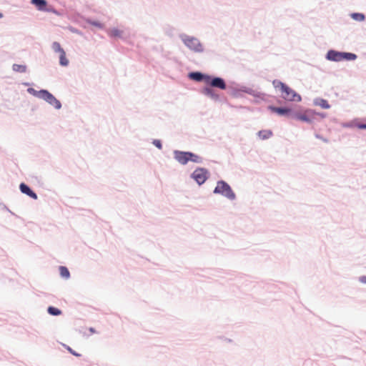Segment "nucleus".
Masks as SVG:
<instances>
[{
  "label": "nucleus",
  "instance_id": "obj_1",
  "mask_svg": "<svg viewBox=\"0 0 366 366\" xmlns=\"http://www.w3.org/2000/svg\"><path fill=\"white\" fill-rule=\"evenodd\" d=\"M272 84L276 89L281 91L282 97L287 101L300 102L301 97L287 85L279 80H274Z\"/></svg>",
  "mask_w": 366,
  "mask_h": 366
},
{
  "label": "nucleus",
  "instance_id": "obj_2",
  "mask_svg": "<svg viewBox=\"0 0 366 366\" xmlns=\"http://www.w3.org/2000/svg\"><path fill=\"white\" fill-rule=\"evenodd\" d=\"M356 58L357 56L355 54L340 52L335 50H330L327 54V59L334 61H352L356 59Z\"/></svg>",
  "mask_w": 366,
  "mask_h": 366
},
{
  "label": "nucleus",
  "instance_id": "obj_3",
  "mask_svg": "<svg viewBox=\"0 0 366 366\" xmlns=\"http://www.w3.org/2000/svg\"><path fill=\"white\" fill-rule=\"evenodd\" d=\"M214 192L216 194H221L231 200H233L235 198V194L232 190L230 186L224 181H219L217 182Z\"/></svg>",
  "mask_w": 366,
  "mask_h": 366
},
{
  "label": "nucleus",
  "instance_id": "obj_4",
  "mask_svg": "<svg viewBox=\"0 0 366 366\" xmlns=\"http://www.w3.org/2000/svg\"><path fill=\"white\" fill-rule=\"evenodd\" d=\"M38 97L45 100L56 109H59L61 107V102L47 90L41 89L39 91Z\"/></svg>",
  "mask_w": 366,
  "mask_h": 366
},
{
  "label": "nucleus",
  "instance_id": "obj_5",
  "mask_svg": "<svg viewBox=\"0 0 366 366\" xmlns=\"http://www.w3.org/2000/svg\"><path fill=\"white\" fill-rule=\"evenodd\" d=\"M182 39L184 44L191 50L195 52H199L203 50L202 46L197 39L185 35L182 37Z\"/></svg>",
  "mask_w": 366,
  "mask_h": 366
},
{
  "label": "nucleus",
  "instance_id": "obj_6",
  "mask_svg": "<svg viewBox=\"0 0 366 366\" xmlns=\"http://www.w3.org/2000/svg\"><path fill=\"white\" fill-rule=\"evenodd\" d=\"M52 49L56 53H59V63L61 66H66L69 64V60L66 59V53L61 48L59 42H54L52 44Z\"/></svg>",
  "mask_w": 366,
  "mask_h": 366
},
{
  "label": "nucleus",
  "instance_id": "obj_7",
  "mask_svg": "<svg viewBox=\"0 0 366 366\" xmlns=\"http://www.w3.org/2000/svg\"><path fill=\"white\" fill-rule=\"evenodd\" d=\"M207 171L203 168H199L192 173L193 179L199 184H203L207 179Z\"/></svg>",
  "mask_w": 366,
  "mask_h": 366
},
{
  "label": "nucleus",
  "instance_id": "obj_8",
  "mask_svg": "<svg viewBox=\"0 0 366 366\" xmlns=\"http://www.w3.org/2000/svg\"><path fill=\"white\" fill-rule=\"evenodd\" d=\"M174 154L175 159L182 164H186L189 161V152L175 151Z\"/></svg>",
  "mask_w": 366,
  "mask_h": 366
},
{
  "label": "nucleus",
  "instance_id": "obj_9",
  "mask_svg": "<svg viewBox=\"0 0 366 366\" xmlns=\"http://www.w3.org/2000/svg\"><path fill=\"white\" fill-rule=\"evenodd\" d=\"M208 83L213 87H217L221 89H226V84L224 81L219 77H215L212 80L209 79Z\"/></svg>",
  "mask_w": 366,
  "mask_h": 366
},
{
  "label": "nucleus",
  "instance_id": "obj_10",
  "mask_svg": "<svg viewBox=\"0 0 366 366\" xmlns=\"http://www.w3.org/2000/svg\"><path fill=\"white\" fill-rule=\"evenodd\" d=\"M20 190L22 193L27 194L34 199H37V195L26 184L21 183L20 184Z\"/></svg>",
  "mask_w": 366,
  "mask_h": 366
},
{
  "label": "nucleus",
  "instance_id": "obj_11",
  "mask_svg": "<svg viewBox=\"0 0 366 366\" xmlns=\"http://www.w3.org/2000/svg\"><path fill=\"white\" fill-rule=\"evenodd\" d=\"M189 76L190 79L197 81L204 80L206 82H209V80L210 79V77L209 76H204L199 72H192L190 73Z\"/></svg>",
  "mask_w": 366,
  "mask_h": 366
},
{
  "label": "nucleus",
  "instance_id": "obj_12",
  "mask_svg": "<svg viewBox=\"0 0 366 366\" xmlns=\"http://www.w3.org/2000/svg\"><path fill=\"white\" fill-rule=\"evenodd\" d=\"M31 3L36 6L39 11H47L46 0H31Z\"/></svg>",
  "mask_w": 366,
  "mask_h": 366
},
{
  "label": "nucleus",
  "instance_id": "obj_13",
  "mask_svg": "<svg viewBox=\"0 0 366 366\" xmlns=\"http://www.w3.org/2000/svg\"><path fill=\"white\" fill-rule=\"evenodd\" d=\"M259 139L264 140L270 138L272 136V132L269 129L261 130L257 133Z\"/></svg>",
  "mask_w": 366,
  "mask_h": 366
},
{
  "label": "nucleus",
  "instance_id": "obj_14",
  "mask_svg": "<svg viewBox=\"0 0 366 366\" xmlns=\"http://www.w3.org/2000/svg\"><path fill=\"white\" fill-rule=\"evenodd\" d=\"M269 109L272 112L278 114L279 115H285V114H287L290 112V110L289 109L275 107H269Z\"/></svg>",
  "mask_w": 366,
  "mask_h": 366
},
{
  "label": "nucleus",
  "instance_id": "obj_15",
  "mask_svg": "<svg viewBox=\"0 0 366 366\" xmlns=\"http://www.w3.org/2000/svg\"><path fill=\"white\" fill-rule=\"evenodd\" d=\"M122 31L117 28L111 29L108 31V34L111 37H121Z\"/></svg>",
  "mask_w": 366,
  "mask_h": 366
},
{
  "label": "nucleus",
  "instance_id": "obj_16",
  "mask_svg": "<svg viewBox=\"0 0 366 366\" xmlns=\"http://www.w3.org/2000/svg\"><path fill=\"white\" fill-rule=\"evenodd\" d=\"M12 69L16 72L24 73L26 71V65L14 64L12 66Z\"/></svg>",
  "mask_w": 366,
  "mask_h": 366
},
{
  "label": "nucleus",
  "instance_id": "obj_17",
  "mask_svg": "<svg viewBox=\"0 0 366 366\" xmlns=\"http://www.w3.org/2000/svg\"><path fill=\"white\" fill-rule=\"evenodd\" d=\"M59 272L62 277L68 279L70 276L69 271L66 267L61 266L59 267Z\"/></svg>",
  "mask_w": 366,
  "mask_h": 366
},
{
  "label": "nucleus",
  "instance_id": "obj_18",
  "mask_svg": "<svg viewBox=\"0 0 366 366\" xmlns=\"http://www.w3.org/2000/svg\"><path fill=\"white\" fill-rule=\"evenodd\" d=\"M189 161L196 162V163H200L202 162V159L201 157H199L194 153L189 152Z\"/></svg>",
  "mask_w": 366,
  "mask_h": 366
},
{
  "label": "nucleus",
  "instance_id": "obj_19",
  "mask_svg": "<svg viewBox=\"0 0 366 366\" xmlns=\"http://www.w3.org/2000/svg\"><path fill=\"white\" fill-rule=\"evenodd\" d=\"M47 311L51 315L58 316L61 314V311L60 310L54 307H49Z\"/></svg>",
  "mask_w": 366,
  "mask_h": 366
},
{
  "label": "nucleus",
  "instance_id": "obj_20",
  "mask_svg": "<svg viewBox=\"0 0 366 366\" xmlns=\"http://www.w3.org/2000/svg\"><path fill=\"white\" fill-rule=\"evenodd\" d=\"M316 104L319 105L320 107H321L323 109H329L330 107L327 101L325 99H318L316 102Z\"/></svg>",
  "mask_w": 366,
  "mask_h": 366
},
{
  "label": "nucleus",
  "instance_id": "obj_21",
  "mask_svg": "<svg viewBox=\"0 0 366 366\" xmlns=\"http://www.w3.org/2000/svg\"><path fill=\"white\" fill-rule=\"evenodd\" d=\"M297 119L302 122H310V119L306 114H298L297 115Z\"/></svg>",
  "mask_w": 366,
  "mask_h": 366
},
{
  "label": "nucleus",
  "instance_id": "obj_22",
  "mask_svg": "<svg viewBox=\"0 0 366 366\" xmlns=\"http://www.w3.org/2000/svg\"><path fill=\"white\" fill-rule=\"evenodd\" d=\"M203 93L206 95L213 97V92L211 88H204L203 90Z\"/></svg>",
  "mask_w": 366,
  "mask_h": 366
},
{
  "label": "nucleus",
  "instance_id": "obj_23",
  "mask_svg": "<svg viewBox=\"0 0 366 366\" xmlns=\"http://www.w3.org/2000/svg\"><path fill=\"white\" fill-rule=\"evenodd\" d=\"M153 144L159 149H162V143L160 142V140H158V139H155L154 142H153Z\"/></svg>",
  "mask_w": 366,
  "mask_h": 366
},
{
  "label": "nucleus",
  "instance_id": "obj_24",
  "mask_svg": "<svg viewBox=\"0 0 366 366\" xmlns=\"http://www.w3.org/2000/svg\"><path fill=\"white\" fill-rule=\"evenodd\" d=\"M91 24L95 26H97L100 29H102L103 28V24L99 23V22H97V21H92L91 22Z\"/></svg>",
  "mask_w": 366,
  "mask_h": 366
},
{
  "label": "nucleus",
  "instance_id": "obj_25",
  "mask_svg": "<svg viewBox=\"0 0 366 366\" xmlns=\"http://www.w3.org/2000/svg\"><path fill=\"white\" fill-rule=\"evenodd\" d=\"M28 92L30 93V94H32L33 95L36 96L38 97V92L34 90V89L32 88H29L28 89Z\"/></svg>",
  "mask_w": 366,
  "mask_h": 366
},
{
  "label": "nucleus",
  "instance_id": "obj_26",
  "mask_svg": "<svg viewBox=\"0 0 366 366\" xmlns=\"http://www.w3.org/2000/svg\"><path fill=\"white\" fill-rule=\"evenodd\" d=\"M67 350L74 356L79 357L80 355L74 351L71 347H68Z\"/></svg>",
  "mask_w": 366,
  "mask_h": 366
},
{
  "label": "nucleus",
  "instance_id": "obj_27",
  "mask_svg": "<svg viewBox=\"0 0 366 366\" xmlns=\"http://www.w3.org/2000/svg\"><path fill=\"white\" fill-rule=\"evenodd\" d=\"M355 16H360V18H358L359 20H363L365 19L364 15L361 14H354L353 16L355 17ZM356 19H357V18H356Z\"/></svg>",
  "mask_w": 366,
  "mask_h": 366
},
{
  "label": "nucleus",
  "instance_id": "obj_28",
  "mask_svg": "<svg viewBox=\"0 0 366 366\" xmlns=\"http://www.w3.org/2000/svg\"><path fill=\"white\" fill-rule=\"evenodd\" d=\"M357 127L359 129H366V124H357Z\"/></svg>",
  "mask_w": 366,
  "mask_h": 366
},
{
  "label": "nucleus",
  "instance_id": "obj_29",
  "mask_svg": "<svg viewBox=\"0 0 366 366\" xmlns=\"http://www.w3.org/2000/svg\"><path fill=\"white\" fill-rule=\"evenodd\" d=\"M360 281L362 283L366 284V276H362L360 277Z\"/></svg>",
  "mask_w": 366,
  "mask_h": 366
},
{
  "label": "nucleus",
  "instance_id": "obj_30",
  "mask_svg": "<svg viewBox=\"0 0 366 366\" xmlns=\"http://www.w3.org/2000/svg\"><path fill=\"white\" fill-rule=\"evenodd\" d=\"M4 16L3 14L0 12V19H1Z\"/></svg>",
  "mask_w": 366,
  "mask_h": 366
},
{
  "label": "nucleus",
  "instance_id": "obj_31",
  "mask_svg": "<svg viewBox=\"0 0 366 366\" xmlns=\"http://www.w3.org/2000/svg\"><path fill=\"white\" fill-rule=\"evenodd\" d=\"M91 332H94V330L92 328L90 329Z\"/></svg>",
  "mask_w": 366,
  "mask_h": 366
}]
</instances>
